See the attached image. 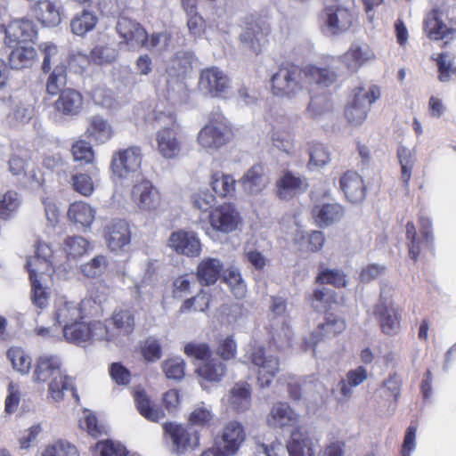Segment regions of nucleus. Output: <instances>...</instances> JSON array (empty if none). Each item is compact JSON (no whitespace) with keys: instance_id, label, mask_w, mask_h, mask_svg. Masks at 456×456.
Returning a JSON list of instances; mask_svg holds the SVG:
<instances>
[{"instance_id":"1","label":"nucleus","mask_w":456,"mask_h":456,"mask_svg":"<svg viewBox=\"0 0 456 456\" xmlns=\"http://www.w3.org/2000/svg\"><path fill=\"white\" fill-rule=\"evenodd\" d=\"M423 31L431 40L452 39L456 35V0H444L428 12Z\"/></svg>"},{"instance_id":"2","label":"nucleus","mask_w":456,"mask_h":456,"mask_svg":"<svg viewBox=\"0 0 456 456\" xmlns=\"http://www.w3.org/2000/svg\"><path fill=\"white\" fill-rule=\"evenodd\" d=\"M245 358L246 362L253 365L257 375V383L263 388L269 387L281 370L280 358L267 352L262 345H251Z\"/></svg>"},{"instance_id":"3","label":"nucleus","mask_w":456,"mask_h":456,"mask_svg":"<svg viewBox=\"0 0 456 456\" xmlns=\"http://www.w3.org/2000/svg\"><path fill=\"white\" fill-rule=\"evenodd\" d=\"M193 55L190 52H178L169 61L167 68V98L174 102L183 100L185 85L183 78L192 69Z\"/></svg>"},{"instance_id":"4","label":"nucleus","mask_w":456,"mask_h":456,"mask_svg":"<svg viewBox=\"0 0 456 456\" xmlns=\"http://www.w3.org/2000/svg\"><path fill=\"white\" fill-rule=\"evenodd\" d=\"M272 92L276 96L295 97L303 91V71L289 62H282L271 77Z\"/></svg>"},{"instance_id":"5","label":"nucleus","mask_w":456,"mask_h":456,"mask_svg":"<svg viewBox=\"0 0 456 456\" xmlns=\"http://www.w3.org/2000/svg\"><path fill=\"white\" fill-rule=\"evenodd\" d=\"M232 138V131L223 116L212 118L199 132V145L207 151H216Z\"/></svg>"},{"instance_id":"6","label":"nucleus","mask_w":456,"mask_h":456,"mask_svg":"<svg viewBox=\"0 0 456 456\" xmlns=\"http://www.w3.org/2000/svg\"><path fill=\"white\" fill-rule=\"evenodd\" d=\"M246 439L244 427L240 422L232 420L223 428L216 447L203 452L201 456H233Z\"/></svg>"},{"instance_id":"7","label":"nucleus","mask_w":456,"mask_h":456,"mask_svg":"<svg viewBox=\"0 0 456 456\" xmlns=\"http://www.w3.org/2000/svg\"><path fill=\"white\" fill-rule=\"evenodd\" d=\"M381 92L379 87L371 86L368 90L363 87L357 88L353 102L346 110V117L349 123L357 126L367 118L370 106L379 99Z\"/></svg>"},{"instance_id":"8","label":"nucleus","mask_w":456,"mask_h":456,"mask_svg":"<svg viewBox=\"0 0 456 456\" xmlns=\"http://www.w3.org/2000/svg\"><path fill=\"white\" fill-rule=\"evenodd\" d=\"M374 315L378 319L382 331L389 336L396 335L401 330V312L382 289L380 298L374 309Z\"/></svg>"},{"instance_id":"9","label":"nucleus","mask_w":456,"mask_h":456,"mask_svg":"<svg viewBox=\"0 0 456 456\" xmlns=\"http://www.w3.org/2000/svg\"><path fill=\"white\" fill-rule=\"evenodd\" d=\"M142 150L138 146H131L115 152L112 156L110 168L118 178H128L137 174L142 164Z\"/></svg>"},{"instance_id":"10","label":"nucleus","mask_w":456,"mask_h":456,"mask_svg":"<svg viewBox=\"0 0 456 456\" xmlns=\"http://www.w3.org/2000/svg\"><path fill=\"white\" fill-rule=\"evenodd\" d=\"M230 87V79L218 67L203 69L199 77L198 88L204 95L222 97Z\"/></svg>"},{"instance_id":"11","label":"nucleus","mask_w":456,"mask_h":456,"mask_svg":"<svg viewBox=\"0 0 456 456\" xmlns=\"http://www.w3.org/2000/svg\"><path fill=\"white\" fill-rule=\"evenodd\" d=\"M131 200L139 210L151 212L160 206L161 195L151 181L141 179L131 188Z\"/></svg>"},{"instance_id":"12","label":"nucleus","mask_w":456,"mask_h":456,"mask_svg":"<svg viewBox=\"0 0 456 456\" xmlns=\"http://www.w3.org/2000/svg\"><path fill=\"white\" fill-rule=\"evenodd\" d=\"M89 303V300L77 302L65 297H57L53 305V319L63 327L76 321L84 320L86 316L85 307Z\"/></svg>"},{"instance_id":"13","label":"nucleus","mask_w":456,"mask_h":456,"mask_svg":"<svg viewBox=\"0 0 456 456\" xmlns=\"http://www.w3.org/2000/svg\"><path fill=\"white\" fill-rule=\"evenodd\" d=\"M103 238L110 250L118 252L125 250L131 241V231L123 219H112L103 227Z\"/></svg>"},{"instance_id":"14","label":"nucleus","mask_w":456,"mask_h":456,"mask_svg":"<svg viewBox=\"0 0 456 456\" xmlns=\"http://www.w3.org/2000/svg\"><path fill=\"white\" fill-rule=\"evenodd\" d=\"M209 223L214 230L229 233L238 228L240 216L233 204L224 203L210 212Z\"/></svg>"},{"instance_id":"15","label":"nucleus","mask_w":456,"mask_h":456,"mask_svg":"<svg viewBox=\"0 0 456 456\" xmlns=\"http://www.w3.org/2000/svg\"><path fill=\"white\" fill-rule=\"evenodd\" d=\"M5 34V44L9 47L14 45H28L37 37V30L32 20L20 19L12 20L4 31Z\"/></svg>"},{"instance_id":"16","label":"nucleus","mask_w":456,"mask_h":456,"mask_svg":"<svg viewBox=\"0 0 456 456\" xmlns=\"http://www.w3.org/2000/svg\"><path fill=\"white\" fill-rule=\"evenodd\" d=\"M10 109L6 116V123L10 126H18L27 124L34 116V108L17 95H9L0 99V108Z\"/></svg>"},{"instance_id":"17","label":"nucleus","mask_w":456,"mask_h":456,"mask_svg":"<svg viewBox=\"0 0 456 456\" xmlns=\"http://www.w3.org/2000/svg\"><path fill=\"white\" fill-rule=\"evenodd\" d=\"M345 321L332 314L325 317V321L318 324L317 328L304 341L305 350H313L322 339L341 333L346 329Z\"/></svg>"},{"instance_id":"18","label":"nucleus","mask_w":456,"mask_h":456,"mask_svg":"<svg viewBox=\"0 0 456 456\" xmlns=\"http://www.w3.org/2000/svg\"><path fill=\"white\" fill-rule=\"evenodd\" d=\"M165 432L172 440L174 450L182 453L188 448H195L199 445V435L192 428L169 422L163 426Z\"/></svg>"},{"instance_id":"19","label":"nucleus","mask_w":456,"mask_h":456,"mask_svg":"<svg viewBox=\"0 0 456 456\" xmlns=\"http://www.w3.org/2000/svg\"><path fill=\"white\" fill-rule=\"evenodd\" d=\"M116 29L120 37L123 38L124 43L130 49H137L145 45L147 32L134 20L120 16L118 20Z\"/></svg>"},{"instance_id":"20","label":"nucleus","mask_w":456,"mask_h":456,"mask_svg":"<svg viewBox=\"0 0 456 456\" xmlns=\"http://www.w3.org/2000/svg\"><path fill=\"white\" fill-rule=\"evenodd\" d=\"M375 59V53L365 43L354 42L340 56V62L350 73L356 72L364 63Z\"/></svg>"},{"instance_id":"21","label":"nucleus","mask_w":456,"mask_h":456,"mask_svg":"<svg viewBox=\"0 0 456 456\" xmlns=\"http://www.w3.org/2000/svg\"><path fill=\"white\" fill-rule=\"evenodd\" d=\"M266 423L273 428H295L299 423V414L289 403L278 402L272 406Z\"/></svg>"},{"instance_id":"22","label":"nucleus","mask_w":456,"mask_h":456,"mask_svg":"<svg viewBox=\"0 0 456 456\" xmlns=\"http://www.w3.org/2000/svg\"><path fill=\"white\" fill-rule=\"evenodd\" d=\"M169 246L178 254L197 256L201 251L199 238L192 232L178 231L171 234Z\"/></svg>"},{"instance_id":"23","label":"nucleus","mask_w":456,"mask_h":456,"mask_svg":"<svg viewBox=\"0 0 456 456\" xmlns=\"http://www.w3.org/2000/svg\"><path fill=\"white\" fill-rule=\"evenodd\" d=\"M239 183L246 194L254 196L266 188L269 179L261 165H254L244 173Z\"/></svg>"},{"instance_id":"24","label":"nucleus","mask_w":456,"mask_h":456,"mask_svg":"<svg viewBox=\"0 0 456 456\" xmlns=\"http://www.w3.org/2000/svg\"><path fill=\"white\" fill-rule=\"evenodd\" d=\"M270 33L268 26L261 25L257 22L250 23L240 38L241 43L255 53H259L267 43V37Z\"/></svg>"},{"instance_id":"25","label":"nucleus","mask_w":456,"mask_h":456,"mask_svg":"<svg viewBox=\"0 0 456 456\" xmlns=\"http://www.w3.org/2000/svg\"><path fill=\"white\" fill-rule=\"evenodd\" d=\"M339 185L349 201L358 203L364 200L366 189L358 173L353 171L345 173L339 180Z\"/></svg>"},{"instance_id":"26","label":"nucleus","mask_w":456,"mask_h":456,"mask_svg":"<svg viewBox=\"0 0 456 456\" xmlns=\"http://www.w3.org/2000/svg\"><path fill=\"white\" fill-rule=\"evenodd\" d=\"M158 151L164 159L176 158L182 149L180 140L173 127H163L157 133Z\"/></svg>"},{"instance_id":"27","label":"nucleus","mask_w":456,"mask_h":456,"mask_svg":"<svg viewBox=\"0 0 456 456\" xmlns=\"http://www.w3.org/2000/svg\"><path fill=\"white\" fill-rule=\"evenodd\" d=\"M114 335H117V345H122L134 330V317L128 310H119L113 313L108 321Z\"/></svg>"},{"instance_id":"28","label":"nucleus","mask_w":456,"mask_h":456,"mask_svg":"<svg viewBox=\"0 0 456 456\" xmlns=\"http://www.w3.org/2000/svg\"><path fill=\"white\" fill-rule=\"evenodd\" d=\"M54 107L64 116H77L83 109V96L74 89H65L60 94Z\"/></svg>"},{"instance_id":"29","label":"nucleus","mask_w":456,"mask_h":456,"mask_svg":"<svg viewBox=\"0 0 456 456\" xmlns=\"http://www.w3.org/2000/svg\"><path fill=\"white\" fill-rule=\"evenodd\" d=\"M37 19L47 27H55L61 21V4L53 0H39L34 5Z\"/></svg>"},{"instance_id":"30","label":"nucleus","mask_w":456,"mask_h":456,"mask_svg":"<svg viewBox=\"0 0 456 456\" xmlns=\"http://www.w3.org/2000/svg\"><path fill=\"white\" fill-rule=\"evenodd\" d=\"M61 360L56 355L40 356L36 364L33 373L34 380L37 382H47L54 376L60 375Z\"/></svg>"},{"instance_id":"31","label":"nucleus","mask_w":456,"mask_h":456,"mask_svg":"<svg viewBox=\"0 0 456 456\" xmlns=\"http://www.w3.org/2000/svg\"><path fill=\"white\" fill-rule=\"evenodd\" d=\"M223 263L215 257L202 259L197 267V279L203 286L215 284L223 271Z\"/></svg>"},{"instance_id":"32","label":"nucleus","mask_w":456,"mask_h":456,"mask_svg":"<svg viewBox=\"0 0 456 456\" xmlns=\"http://www.w3.org/2000/svg\"><path fill=\"white\" fill-rule=\"evenodd\" d=\"M278 193L281 199L287 200L297 193L305 191L308 183L305 177L286 172L277 182Z\"/></svg>"},{"instance_id":"33","label":"nucleus","mask_w":456,"mask_h":456,"mask_svg":"<svg viewBox=\"0 0 456 456\" xmlns=\"http://www.w3.org/2000/svg\"><path fill=\"white\" fill-rule=\"evenodd\" d=\"M286 448L289 456H314L312 439L301 429L292 431Z\"/></svg>"},{"instance_id":"34","label":"nucleus","mask_w":456,"mask_h":456,"mask_svg":"<svg viewBox=\"0 0 456 456\" xmlns=\"http://www.w3.org/2000/svg\"><path fill=\"white\" fill-rule=\"evenodd\" d=\"M9 55V64L13 69L31 68L37 60L35 48L28 45H14Z\"/></svg>"},{"instance_id":"35","label":"nucleus","mask_w":456,"mask_h":456,"mask_svg":"<svg viewBox=\"0 0 456 456\" xmlns=\"http://www.w3.org/2000/svg\"><path fill=\"white\" fill-rule=\"evenodd\" d=\"M53 250L51 247L45 242H37L36 246V255L29 256L27 259L26 267L28 273L30 269L37 270V273L44 275L51 270L50 257L52 256Z\"/></svg>"},{"instance_id":"36","label":"nucleus","mask_w":456,"mask_h":456,"mask_svg":"<svg viewBox=\"0 0 456 456\" xmlns=\"http://www.w3.org/2000/svg\"><path fill=\"white\" fill-rule=\"evenodd\" d=\"M326 26L330 34L346 30L352 24V14L344 8L328 7L326 9Z\"/></svg>"},{"instance_id":"37","label":"nucleus","mask_w":456,"mask_h":456,"mask_svg":"<svg viewBox=\"0 0 456 456\" xmlns=\"http://www.w3.org/2000/svg\"><path fill=\"white\" fill-rule=\"evenodd\" d=\"M69 391L77 399L72 379L63 374L62 371L49 380L48 392L54 402L61 401L65 393Z\"/></svg>"},{"instance_id":"38","label":"nucleus","mask_w":456,"mask_h":456,"mask_svg":"<svg viewBox=\"0 0 456 456\" xmlns=\"http://www.w3.org/2000/svg\"><path fill=\"white\" fill-rule=\"evenodd\" d=\"M64 339L77 346H82L89 342V326L83 320L66 324L62 328Z\"/></svg>"},{"instance_id":"39","label":"nucleus","mask_w":456,"mask_h":456,"mask_svg":"<svg viewBox=\"0 0 456 456\" xmlns=\"http://www.w3.org/2000/svg\"><path fill=\"white\" fill-rule=\"evenodd\" d=\"M313 214L318 225L329 226L334 222L338 221L343 216L344 211L340 205L328 203L315 207Z\"/></svg>"},{"instance_id":"40","label":"nucleus","mask_w":456,"mask_h":456,"mask_svg":"<svg viewBox=\"0 0 456 456\" xmlns=\"http://www.w3.org/2000/svg\"><path fill=\"white\" fill-rule=\"evenodd\" d=\"M229 405L236 411L242 412L250 407V390L247 383H237L231 389Z\"/></svg>"},{"instance_id":"41","label":"nucleus","mask_w":456,"mask_h":456,"mask_svg":"<svg viewBox=\"0 0 456 456\" xmlns=\"http://www.w3.org/2000/svg\"><path fill=\"white\" fill-rule=\"evenodd\" d=\"M94 216L95 210L89 204L83 201L72 203L68 210L69 218L83 227H90L94 220Z\"/></svg>"},{"instance_id":"42","label":"nucleus","mask_w":456,"mask_h":456,"mask_svg":"<svg viewBox=\"0 0 456 456\" xmlns=\"http://www.w3.org/2000/svg\"><path fill=\"white\" fill-rule=\"evenodd\" d=\"M86 133L92 140L98 143H105L112 136L113 130L106 119L100 116H94L91 118Z\"/></svg>"},{"instance_id":"43","label":"nucleus","mask_w":456,"mask_h":456,"mask_svg":"<svg viewBox=\"0 0 456 456\" xmlns=\"http://www.w3.org/2000/svg\"><path fill=\"white\" fill-rule=\"evenodd\" d=\"M397 158L401 166V179L404 187L407 188L416 161L415 151L404 145H399L397 148Z\"/></svg>"},{"instance_id":"44","label":"nucleus","mask_w":456,"mask_h":456,"mask_svg":"<svg viewBox=\"0 0 456 456\" xmlns=\"http://www.w3.org/2000/svg\"><path fill=\"white\" fill-rule=\"evenodd\" d=\"M98 22V18L94 12L84 10L77 13L70 22V28L73 34L83 37L92 31Z\"/></svg>"},{"instance_id":"45","label":"nucleus","mask_w":456,"mask_h":456,"mask_svg":"<svg viewBox=\"0 0 456 456\" xmlns=\"http://www.w3.org/2000/svg\"><path fill=\"white\" fill-rule=\"evenodd\" d=\"M134 401L141 415L148 420L157 422L164 418V411L151 403L144 391H137L134 395Z\"/></svg>"},{"instance_id":"46","label":"nucleus","mask_w":456,"mask_h":456,"mask_svg":"<svg viewBox=\"0 0 456 456\" xmlns=\"http://www.w3.org/2000/svg\"><path fill=\"white\" fill-rule=\"evenodd\" d=\"M210 184L213 191L220 197H232L236 191L234 177L222 172H216L212 175Z\"/></svg>"},{"instance_id":"47","label":"nucleus","mask_w":456,"mask_h":456,"mask_svg":"<svg viewBox=\"0 0 456 456\" xmlns=\"http://www.w3.org/2000/svg\"><path fill=\"white\" fill-rule=\"evenodd\" d=\"M367 379V370L360 366L347 372L346 379H341L338 385L343 398H350L353 395V387H357Z\"/></svg>"},{"instance_id":"48","label":"nucleus","mask_w":456,"mask_h":456,"mask_svg":"<svg viewBox=\"0 0 456 456\" xmlns=\"http://www.w3.org/2000/svg\"><path fill=\"white\" fill-rule=\"evenodd\" d=\"M29 280L31 282V299L33 304L40 308L44 309L48 305L49 292L47 289L42 285L43 275L37 273V270L30 269Z\"/></svg>"},{"instance_id":"49","label":"nucleus","mask_w":456,"mask_h":456,"mask_svg":"<svg viewBox=\"0 0 456 456\" xmlns=\"http://www.w3.org/2000/svg\"><path fill=\"white\" fill-rule=\"evenodd\" d=\"M305 76L322 86H330L337 80V73L330 68L308 66L305 69Z\"/></svg>"},{"instance_id":"50","label":"nucleus","mask_w":456,"mask_h":456,"mask_svg":"<svg viewBox=\"0 0 456 456\" xmlns=\"http://www.w3.org/2000/svg\"><path fill=\"white\" fill-rule=\"evenodd\" d=\"M67 84L66 67L63 64H57L50 73L46 81V91L49 94L56 95L61 94Z\"/></svg>"},{"instance_id":"51","label":"nucleus","mask_w":456,"mask_h":456,"mask_svg":"<svg viewBox=\"0 0 456 456\" xmlns=\"http://www.w3.org/2000/svg\"><path fill=\"white\" fill-rule=\"evenodd\" d=\"M198 374L206 380L218 382L225 372L224 364L218 359H212L197 369Z\"/></svg>"},{"instance_id":"52","label":"nucleus","mask_w":456,"mask_h":456,"mask_svg":"<svg viewBox=\"0 0 456 456\" xmlns=\"http://www.w3.org/2000/svg\"><path fill=\"white\" fill-rule=\"evenodd\" d=\"M89 326V342L94 340H101L111 342L117 345V335H114L110 323L105 324L102 322H93L88 323Z\"/></svg>"},{"instance_id":"53","label":"nucleus","mask_w":456,"mask_h":456,"mask_svg":"<svg viewBox=\"0 0 456 456\" xmlns=\"http://www.w3.org/2000/svg\"><path fill=\"white\" fill-rule=\"evenodd\" d=\"M7 357L11 361L13 369L27 374L31 367V358L20 347L12 346L7 351Z\"/></svg>"},{"instance_id":"54","label":"nucleus","mask_w":456,"mask_h":456,"mask_svg":"<svg viewBox=\"0 0 456 456\" xmlns=\"http://www.w3.org/2000/svg\"><path fill=\"white\" fill-rule=\"evenodd\" d=\"M73 159L81 165L92 163L94 159V153L89 142L79 140L73 143L71 147Z\"/></svg>"},{"instance_id":"55","label":"nucleus","mask_w":456,"mask_h":456,"mask_svg":"<svg viewBox=\"0 0 456 456\" xmlns=\"http://www.w3.org/2000/svg\"><path fill=\"white\" fill-rule=\"evenodd\" d=\"M117 56L116 48L108 45H98L91 51L92 61L99 65L110 63L116 60Z\"/></svg>"},{"instance_id":"56","label":"nucleus","mask_w":456,"mask_h":456,"mask_svg":"<svg viewBox=\"0 0 456 456\" xmlns=\"http://www.w3.org/2000/svg\"><path fill=\"white\" fill-rule=\"evenodd\" d=\"M89 248V242L81 236L69 237L64 241V249L67 254L77 258L83 256Z\"/></svg>"},{"instance_id":"57","label":"nucleus","mask_w":456,"mask_h":456,"mask_svg":"<svg viewBox=\"0 0 456 456\" xmlns=\"http://www.w3.org/2000/svg\"><path fill=\"white\" fill-rule=\"evenodd\" d=\"M43 456H79L73 444L66 441H57L49 444L44 451Z\"/></svg>"},{"instance_id":"58","label":"nucleus","mask_w":456,"mask_h":456,"mask_svg":"<svg viewBox=\"0 0 456 456\" xmlns=\"http://www.w3.org/2000/svg\"><path fill=\"white\" fill-rule=\"evenodd\" d=\"M224 280L236 298H243L246 296V283L237 270H230L225 275Z\"/></svg>"},{"instance_id":"59","label":"nucleus","mask_w":456,"mask_h":456,"mask_svg":"<svg viewBox=\"0 0 456 456\" xmlns=\"http://www.w3.org/2000/svg\"><path fill=\"white\" fill-rule=\"evenodd\" d=\"M184 366L185 362L180 357L166 360L162 363V369L166 377L175 380H180L183 378Z\"/></svg>"},{"instance_id":"60","label":"nucleus","mask_w":456,"mask_h":456,"mask_svg":"<svg viewBox=\"0 0 456 456\" xmlns=\"http://www.w3.org/2000/svg\"><path fill=\"white\" fill-rule=\"evenodd\" d=\"M330 160V152L322 144H314L310 151L309 169L323 167Z\"/></svg>"},{"instance_id":"61","label":"nucleus","mask_w":456,"mask_h":456,"mask_svg":"<svg viewBox=\"0 0 456 456\" xmlns=\"http://www.w3.org/2000/svg\"><path fill=\"white\" fill-rule=\"evenodd\" d=\"M20 203V200L17 191H6L0 200V217L4 219L8 218L12 212L17 210Z\"/></svg>"},{"instance_id":"62","label":"nucleus","mask_w":456,"mask_h":456,"mask_svg":"<svg viewBox=\"0 0 456 456\" xmlns=\"http://www.w3.org/2000/svg\"><path fill=\"white\" fill-rule=\"evenodd\" d=\"M273 343L280 349H285L290 346L292 339V330L290 326L282 322L280 328H275L271 331Z\"/></svg>"},{"instance_id":"63","label":"nucleus","mask_w":456,"mask_h":456,"mask_svg":"<svg viewBox=\"0 0 456 456\" xmlns=\"http://www.w3.org/2000/svg\"><path fill=\"white\" fill-rule=\"evenodd\" d=\"M209 305V296L202 290L195 297L186 299L180 307L181 313L203 312Z\"/></svg>"},{"instance_id":"64","label":"nucleus","mask_w":456,"mask_h":456,"mask_svg":"<svg viewBox=\"0 0 456 456\" xmlns=\"http://www.w3.org/2000/svg\"><path fill=\"white\" fill-rule=\"evenodd\" d=\"M316 281L322 284H332L338 288L345 287L346 284L345 273L338 269H327L320 272Z\"/></svg>"}]
</instances>
